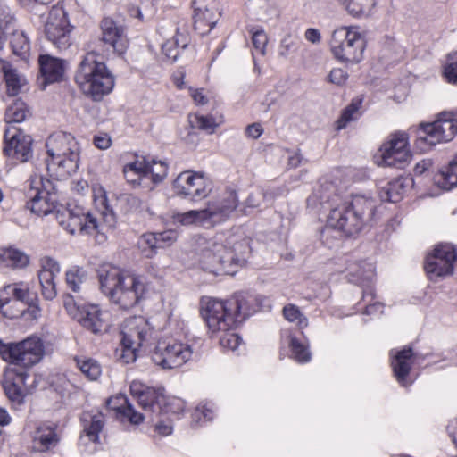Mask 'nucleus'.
Here are the masks:
<instances>
[{"instance_id": "1", "label": "nucleus", "mask_w": 457, "mask_h": 457, "mask_svg": "<svg viewBox=\"0 0 457 457\" xmlns=\"http://www.w3.org/2000/svg\"><path fill=\"white\" fill-rule=\"evenodd\" d=\"M0 355L12 367L5 370L3 387L8 399L21 405L30 393L28 385L29 374L26 369L37 363L44 355V345L40 338L30 337L19 343L5 344L0 340Z\"/></svg>"}, {"instance_id": "2", "label": "nucleus", "mask_w": 457, "mask_h": 457, "mask_svg": "<svg viewBox=\"0 0 457 457\" xmlns=\"http://www.w3.org/2000/svg\"><path fill=\"white\" fill-rule=\"evenodd\" d=\"M251 312L250 300L241 294L226 301L208 297L201 300V315L209 330L212 334L222 332L220 345L231 351H235L242 341L241 337L231 330L242 323Z\"/></svg>"}, {"instance_id": "3", "label": "nucleus", "mask_w": 457, "mask_h": 457, "mask_svg": "<svg viewBox=\"0 0 457 457\" xmlns=\"http://www.w3.org/2000/svg\"><path fill=\"white\" fill-rule=\"evenodd\" d=\"M251 253L249 240L229 238L224 245L217 237H199L196 254L201 268L214 275H234L243 267Z\"/></svg>"}, {"instance_id": "4", "label": "nucleus", "mask_w": 457, "mask_h": 457, "mask_svg": "<svg viewBox=\"0 0 457 457\" xmlns=\"http://www.w3.org/2000/svg\"><path fill=\"white\" fill-rule=\"evenodd\" d=\"M100 289L120 309L137 305L146 291L142 278L118 268H111L99 275Z\"/></svg>"}, {"instance_id": "5", "label": "nucleus", "mask_w": 457, "mask_h": 457, "mask_svg": "<svg viewBox=\"0 0 457 457\" xmlns=\"http://www.w3.org/2000/svg\"><path fill=\"white\" fill-rule=\"evenodd\" d=\"M374 210L375 203L371 198L354 195L351 202H345L330 211L328 224L346 236H353L371 220Z\"/></svg>"}, {"instance_id": "6", "label": "nucleus", "mask_w": 457, "mask_h": 457, "mask_svg": "<svg viewBox=\"0 0 457 457\" xmlns=\"http://www.w3.org/2000/svg\"><path fill=\"white\" fill-rule=\"evenodd\" d=\"M75 79L81 90L95 100L111 93L114 87V77L105 63L97 59V54L87 53L79 63Z\"/></svg>"}, {"instance_id": "7", "label": "nucleus", "mask_w": 457, "mask_h": 457, "mask_svg": "<svg viewBox=\"0 0 457 457\" xmlns=\"http://www.w3.org/2000/svg\"><path fill=\"white\" fill-rule=\"evenodd\" d=\"M46 147L50 157L46 164L51 176L62 178L78 169L79 146L71 134L63 131L51 134Z\"/></svg>"}, {"instance_id": "8", "label": "nucleus", "mask_w": 457, "mask_h": 457, "mask_svg": "<svg viewBox=\"0 0 457 457\" xmlns=\"http://www.w3.org/2000/svg\"><path fill=\"white\" fill-rule=\"evenodd\" d=\"M328 44L333 56L341 62L356 64L363 58L365 39L358 26L335 29Z\"/></svg>"}, {"instance_id": "9", "label": "nucleus", "mask_w": 457, "mask_h": 457, "mask_svg": "<svg viewBox=\"0 0 457 457\" xmlns=\"http://www.w3.org/2000/svg\"><path fill=\"white\" fill-rule=\"evenodd\" d=\"M155 331L148 320L142 317H132L126 321L122 331V344L124 362H133L137 359V351L142 347H147L154 338Z\"/></svg>"}, {"instance_id": "10", "label": "nucleus", "mask_w": 457, "mask_h": 457, "mask_svg": "<svg viewBox=\"0 0 457 457\" xmlns=\"http://www.w3.org/2000/svg\"><path fill=\"white\" fill-rule=\"evenodd\" d=\"M63 306L72 319L92 333H100L104 328L101 310L96 304L87 303L86 297L65 294Z\"/></svg>"}, {"instance_id": "11", "label": "nucleus", "mask_w": 457, "mask_h": 457, "mask_svg": "<svg viewBox=\"0 0 457 457\" xmlns=\"http://www.w3.org/2000/svg\"><path fill=\"white\" fill-rule=\"evenodd\" d=\"M24 118L25 116H19L18 119L5 120L8 127L4 131V154L12 164L26 162L33 154L32 137L15 126V123L23 121Z\"/></svg>"}, {"instance_id": "12", "label": "nucleus", "mask_w": 457, "mask_h": 457, "mask_svg": "<svg viewBox=\"0 0 457 457\" xmlns=\"http://www.w3.org/2000/svg\"><path fill=\"white\" fill-rule=\"evenodd\" d=\"M72 27L67 13L61 6H53L45 22V34L47 39L60 50H66L71 46Z\"/></svg>"}, {"instance_id": "13", "label": "nucleus", "mask_w": 457, "mask_h": 457, "mask_svg": "<svg viewBox=\"0 0 457 457\" xmlns=\"http://www.w3.org/2000/svg\"><path fill=\"white\" fill-rule=\"evenodd\" d=\"M192 355L191 347L179 342L158 341L151 359L162 369H174L186 363Z\"/></svg>"}, {"instance_id": "14", "label": "nucleus", "mask_w": 457, "mask_h": 457, "mask_svg": "<svg viewBox=\"0 0 457 457\" xmlns=\"http://www.w3.org/2000/svg\"><path fill=\"white\" fill-rule=\"evenodd\" d=\"M56 220L71 235L77 232L92 235L99 228L97 218L90 212H84L79 207L57 211Z\"/></svg>"}, {"instance_id": "15", "label": "nucleus", "mask_w": 457, "mask_h": 457, "mask_svg": "<svg viewBox=\"0 0 457 457\" xmlns=\"http://www.w3.org/2000/svg\"><path fill=\"white\" fill-rule=\"evenodd\" d=\"M173 189L177 195L192 201L205 198L212 190L203 173L191 170L183 171L175 179Z\"/></svg>"}, {"instance_id": "16", "label": "nucleus", "mask_w": 457, "mask_h": 457, "mask_svg": "<svg viewBox=\"0 0 457 457\" xmlns=\"http://www.w3.org/2000/svg\"><path fill=\"white\" fill-rule=\"evenodd\" d=\"M130 392L137 398L139 406L149 414L152 420H154V415L159 416L170 411L163 389L146 387L139 383L133 382L130 386Z\"/></svg>"}, {"instance_id": "17", "label": "nucleus", "mask_w": 457, "mask_h": 457, "mask_svg": "<svg viewBox=\"0 0 457 457\" xmlns=\"http://www.w3.org/2000/svg\"><path fill=\"white\" fill-rule=\"evenodd\" d=\"M456 252L450 244L438 245L425 262V270L431 279L453 273L456 262Z\"/></svg>"}, {"instance_id": "18", "label": "nucleus", "mask_w": 457, "mask_h": 457, "mask_svg": "<svg viewBox=\"0 0 457 457\" xmlns=\"http://www.w3.org/2000/svg\"><path fill=\"white\" fill-rule=\"evenodd\" d=\"M407 141L408 137L404 132L392 135L390 140L380 148L382 163L389 167H403L411 159Z\"/></svg>"}, {"instance_id": "19", "label": "nucleus", "mask_w": 457, "mask_h": 457, "mask_svg": "<svg viewBox=\"0 0 457 457\" xmlns=\"http://www.w3.org/2000/svg\"><path fill=\"white\" fill-rule=\"evenodd\" d=\"M457 133V119H438L431 123H421L419 138L430 145L453 139Z\"/></svg>"}, {"instance_id": "20", "label": "nucleus", "mask_w": 457, "mask_h": 457, "mask_svg": "<svg viewBox=\"0 0 457 457\" xmlns=\"http://www.w3.org/2000/svg\"><path fill=\"white\" fill-rule=\"evenodd\" d=\"M195 29L200 34L209 33L216 25L220 12L215 0H193Z\"/></svg>"}, {"instance_id": "21", "label": "nucleus", "mask_w": 457, "mask_h": 457, "mask_svg": "<svg viewBox=\"0 0 457 457\" xmlns=\"http://www.w3.org/2000/svg\"><path fill=\"white\" fill-rule=\"evenodd\" d=\"M5 33H10V45L15 55L27 60L30 54V41L21 29H14L12 18L0 19V48L3 46Z\"/></svg>"}, {"instance_id": "22", "label": "nucleus", "mask_w": 457, "mask_h": 457, "mask_svg": "<svg viewBox=\"0 0 457 457\" xmlns=\"http://www.w3.org/2000/svg\"><path fill=\"white\" fill-rule=\"evenodd\" d=\"M237 194L233 190H227L216 200L209 202L205 210L211 224L228 217L237 208Z\"/></svg>"}, {"instance_id": "23", "label": "nucleus", "mask_w": 457, "mask_h": 457, "mask_svg": "<svg viewBox=\"0 0 457 457\" xmlns=\"http://www.w3.org/2000/svg\"><path fill=\"white\" fill-rule=\"evenodd\" d=\"M143 172L144 176L151 174L154 182H161L167 175V165L164 162H156L154 159L144 158L142 162L137 161L128 163L123 168V173L128 182H136L137 179H129V172Z\"/></svg>"}, {"instance_id": "24", "label": "nucleus", "mask_w": 457, "mask_h": 457, "mask_svg": "<svg viewBox=\"0 0 457 457\" xmlns=\"http://www.w3.org/2000/svg\"><path fill=\"white\" fill-rule=\"evenodd\" d=\"M102 40L110 45L119 54H122L128 46L124 28L111 18H104L101 22Z\"/></svg>"}, {"instance_id": "25", "label": "nucleus", "mask_w": 457, "mask_h": 457, "mask_svg": "<svg viewBox=\"0 0 457 457\" xmlns=\"http://www.w3.org/2000/svg\"><path fill=\"white\" fill-rule=\"evenodd\" d=\"M60 272V265L54 259L46 257L44 259L42 268L38 272V279L41 285V293L46 300H53L57 295L54 278Z\"/></svg>"}, {"instance_id": "26", "label": "nucleus", "mask_w": 457, "mask_h": 457, "mask_svg": "<svg viewBox=\"0 0 457 457\" xmlns=\"http://www.w3.org/2000/svg\"><path fill=\"white\" fill-rule=\"evenodd\" d=\"M40 73L43 79V87L46 84L60 82L65 74V62L59 58L49 54H42L38 59Z\"/></svg>"}, {"instance_id": "27", "label": "nucleus", "mask_w": 457, "mask_h": 457, "mask_svg": "<svg viewBox=\"0 0 457 457\" xmlns=\"http://www.w3.org/2000/svg\"><path fill=\"white\" fill-rule=\"evenodd\" d=\"M106 404L109 409L116 411L117 418L121 421L127 420L133 425H138L144 420V415L135 411L124 395L109 398Z\"/></svg>"}, {"instance_id": "28", "label": "nucleus", "mask_w": 457, "mask_h": 457, "mask_svg": "<svg viewBox=\"0 0 457 457\" xmlns=\"http://www.w3.org/2000/svg\"><path fill=\"white\" fill-rule=\"evenodd\" d=\"M33 305L35 294L30 293L29 287L24 282L9 284L0 290V308H4L12 299Z\"/></svg>"}, {"instance_id": "29", "label": "nucleus", "mask_w": 457, "mask_h": 457, "mask_svg": "<svg viewBox=\"0 0 457 457\" xmlns=\"http://www.w3.org/2000/svg\"><path fill=\"white\" fill-rule=\"evenodd\" d=\"M412 356L413 353L411 347H405L403 350L398 351L394 355V361L392 362L393 370L397 378V381L403 386H407L410 385V383L407 382V377L411 369Z\"/></svg>"}, {"instance_id": "30", "label": "nucleus", "mask_w": 457, "mask_h": 457, "mask_svg": "<svg viewBox=\"0 0 457 457\" xmlns=\"http://www.w3.org/2000/svg\"><path fill=\"white\" fill-rule=\"evenodd\" d=\"M1 70L4 73L7 92L9 95L16 96L21 92L27 85V79L24 75L20 73L11 63L3 62Z\"/></svg>"}, {"instance_id": "31", "label": "nucleus", "mask_w": 457, "mask_h": 457, "mask_svg": "<svg viewBox=\"0 0 457 457\" xmlns=\"http://www.w3.org/2000/svg\"><path fill=\"white\" fill-rule=\"evenodd\" d=\"M87 278V272L81 267L73 266L65 273V283L71 291L72 295H82L86 297L85 283Z\"/></svg>"}, {"instance_id": "32", "label": "nucleus", "mask_w": 457, "mask_h": 457, "mask_svg": "<svg viewBox=\"0 0 457 457\" xmlns=\"http://www.w3.org/2000/svg\"><path fill=\"white\" fill-rule=\"evenodd\" d=\"M349 281L361 285L369 284L375 276L374 267L371 263L351 262L347 267Z\"/></svg>"}, {"instance_id": "33", "label": "nucleus", "mask_w": 457, "mask_h": 457, "mask_svg": "<svg viewBox=\"0 0 457 457\" xmlns=\"http://www.w3.org/2000/svg\"><path fill=\"white\" fill-rule=\"evenodd\" d=\"M84 432L89 437L90 441L96 443L99 439V433L103 430L105 421L101 412L92 414L84 412L81 417Z\"/></svg>"}, {"instance_id": "34", "label": "nucleus", "mask_w": 457, "mask_h": 457, "mask_svg": "<svg viewBox=\"0 0 457 457\" xmlns=\"http://www.w3.org/2000/svg\"><path fill=\"white\" fill-rule=\"evenodd\" d=\"M55 196L30 193V200L27 207L37 215H47L55 210Z\"/></svg>"}, {"instance_id": "35", "label": "nucleus", "mask_w": 457, "mask_h": 457, "mask_svg": "<svg viewBox=\"0 0 457 457\" xmlns=\"http://www.w3.org/2000/svg\"><path fill=\"white\" fill-rule=\"evenodd\" d=\"M173 220L175 222L183 226H205L207 224H211L205 208L202 210H191L182 213H176L173 215Z\"/></svg>"}, {"instance_id": "36", "label": "nucleus", "mask_w": 457, "mask_h": 457, "mask_svg": "<svg viewBox=\"0 0 457 457\" xmlns=\"http://www.w3.org/2000/svg\"><path fill=\"white\" fill-rule=\"evenodd\" d=\"M35 443L40 444L39 451L48 450L50 447L56 445L59 441L55 433V428L52 426L42 425L37 428L34 436Z\"/></svg>"}, {"instance_id": "37", "label": "nucleus", "mask_w": 457, "mask_h": 457, "mask_svg": "<svg viewBox=\"0 0 457 457\" xmlns=\"http://www.w3.org/2000/svg\"><path fill=\"white\" fill-rule=\"evenodd\" d=\"M0 259L6 265L16 269L26 267L29 258L23 252L15 248L4 249L0 253Z\"/></svg>"}, {"instance_id": "38", "label": "nucleus", "mask_w": 457, "mask_h": 457, "mask_svg": "<svg viewBox=\"0 0 457 457\" xmlns=\"http://www.w3.org/2000/svg\"><path fill=\"white\" fill-rule=\"evenodd\" d=\"M435 183L445 190L457 186V159L452 161L445 170L435 177Z\"/></svg>"}, {"instance_id": "39", "label": "nucleus", "mask_w": 457, "mask_h": 457, "mask_svg": "<svg viewBox=\"0 0 457 457\" xmlns=\"http://www.w3.org/2000/svg\"><path fill=\"white\" fill-rule=\"evenodd\" d=\"M375 0H345L341 5L353 17H365L370 14Z\"/></svg>"}, {"instance_id": "40", "label": "nucleus", "mask_w": 457, "mask_h": 457, "mask_svg": "<svg viewBox=\"0 0 457 457\" xmlns=\"http://www.w3.org/2000/svg\"><path fill=\"white\" fill-rule=\"evenodd\" d=\"M218 118L219 120L213 116H189L188 122L192 129H198L212 134L221 123V116H218Z\"/></svg>"}, {"instance_id": "41", "label": "nucleus", "mask_w": 457, "mask_h": 457, "mask_svg": "<svg viewBox=\"0 0 457 457\" xmlns=\"http://www.w3.org/2000/svg\"><path fill=\"white\" fill-rule=\"evenodd\" d=\"M137 247L146 258H153L159 248L155 233L148 232L140 236L137 240Z\"/></svg>"}, {"instance_id": "42", "label": "nucleus", "mask_w": 457, "mask_h": 457, "mask_svg": "<svg viewBox=\"0 0 457 457\" xmlns=\"http://www.w3.org/2000/svg\"><path fill=\"white\" fill-rule=\"evenodd\" d=\"M75 361L77 367L89 380H96L101 375V367L96 360L75 358Z\"/></svg>"}, {"instance_id": "43", "label": "nucleus", "mask_w": 457, "mask_h": 457, "mask_svg": "<svg viewBox=\"0 0 457 457\" xmlns=\"http://www.w3.org/2000/svg\"><path fill=\"white\" fill-rule=\"evenodd\" d=\"M403 187L402 182H389L381 191V198L383 200L396 203L402 198Z\"/></svg>"}, {"instance_id": "44", "label": "nucleus", "mask_w": 457, "mask_h": 457, "mask_svg": "<svg viewBox=\"0 0 457 457\" xmlns=\"http://www.w3.org/2000/svg\"><path fill=\"white\" fill-rule=\"evenodd\" d=\"M249 33L252 36V43L254 49L259 52L260 54L264 55L268 43V36L264 29L258 27H252L249 29Z\"/></svg>"}, {"instance_id": "45", "label": "nucleus", "mask_w": 457, "mask_h": 457, "mask_svg": "<svg viewBox=\"0 0 457 457\" xmlns=\"http://www.w3.org/2000/svg\"><path fill=\"white\" fill-rule=\"evenodd\" d=\"M283 316L290 322H297L300 328H305L308 325L307 318L300 312L299 308L294 304H287L283 308Z\"/></svg>"}, {"instance_id": "46", "label": "nucleus", "mask_w": 457, "mask_h": 457, "mask_svg": "<svg viewBox=\"0 0 457 457\" xmlns=\"http://www.w3.org/2000/svg\"><path fill=\"white\" fill-rule=\"evenodd\" d=\"M290 347L292 351V357L296 361L305 363L311 360V353L308 348L296 338H291Z\"/></svg>"}, {"instance_id": "47", "label": "nucleus", "mask_w": 457, "mask_h": 457, "mask_svg": "<svg viewBox=\"0 0 457 457\" xmlns=\"http://www.w3.org/2000/svg\"><path fill=\"white\" fill-rule=\"evenodd\" d=\"M300 46L299 38L293 35H286L279 44V55L287 57L289 54L295 53Z\"/></svg>"}, {"instance_id": "48", "label": "nucleus", "mask_w": 457, "mask_h": 457, "mask_svg": "<svg viewBox=\"0 0 457 457\" xmlns=\"http://www.w3.org/2000/svg\"><path fill=\"white\" fill-rule=\"evenodd\" d=\"M162 51L168 60L175 62L179 53L177 39L171 38L164 42L162 46Z\"/></svg>"}, {"instance_id": "49", "label": "nucleus", "mask_w": 457, "mask_h": 457, "mask_svg": "<svg viewBox=\"0 0 457 457\" xmlns=\"http://www.w3.org/2000/svg\"><path fill=\"white\" fill-rule=\"evenodd\" d=\"M155 237L159 248H163L174 243L177 240L178 235L174 230H166L155 233Z\"/></svg>"}, {"instance_id": "50", "label": "nucleus", "mask_w": 457, "mask_h": 457, "mask_svg": "<svg viewBox=\"0 0 457 457\" xmlns=\"http://www.w3.org/2000/svg\"><path fill=\"white\" fill-rule=\"evenodd\" d=\"M348 74L341 68H334L330 71L328 80L335 85L341 86L347 80Z\"/></svg>"}, {"instance_id": "51", "label": "nucleus", "mask_w": 457, "mask_h": 457, "mask_svg": "<svg viewBox=\"0 0 457 457\" xmlns=\"http://www.w3.org/2000/svg\"><path fill=\"white\" fill-rule=\"evenodd\" d=\"M30 111L29 106L22 99H15L7 109V114H25Z\"/></svg>"}, {"instance_id": "52", "label": "nucleus", "mask_w": 457, "mask_h": 457, "mask_svg": "<svg viewBox=\"0 0 457 457\" xmlns=\"http://www.w3.org/2000/svg\"><path fill=\"white\" fill-rule=\"evenodd\" d=\"M456 61L444 67L443 74L445 79L453 84H457V52L455 53Z\"/></svg>"}, {"instance_id": "53", "label": "nucleus", "mask_w": 457, "mask_h": 457, "mask_svg": "<svg viewBox=\"0 0 457 457\" xmlns=\"http://www.w3.org/2000/svg\"><path fill=\"white\" fill-rule=\"evenodd\" d=\"M363 102L364 96L362 95L353 97L351 103L344 110L343 114H355L357 112L361 111Z\"/></svg>"}, {"instance_id": "54", "label": "nucleus", "mask_w": 457, "mask_h": 457, "mask_svg": "<svg viewBox=\"0 0 457 457\" xmlns=\"http://www.w3.org/2000/svg\"><path fill=\"white\" fill-rule=\"evenodd\" d=\"M40 183L42 187L40 189L31 188L30 193H37L40 195L55 196V193L54 192V187L50 180H44L42 178H40Z\"/></svg>"}, {"instance_id": "55", "label": "nucleus", "mask_w": 457, "mask_h": 457, "mask_svg": "<svg viewBox=\"0 0 457 457\" xmlns=\"http://www.w3.org/2000/svg\"><path fill=\"white\" fill-rule=\"evenodd\" d=\"M111 137L106 133H102L99 135H96L94 137V145L102 150H105L111 146Z\"/></svg>"}, {"instance_id": "56", "label": "nucleus", "mask_w": 457, "mask_h": 457, "mask_svg": "<svg viewBox=\"0 0 457 457\" xmlns=\"http://www.w3.org/2000/svg\"><path fill=\"white\" fill-rule=\"evenodd\" d=\"M304 38L312 44H320L321 41L320 31L315 28H309L304 32Z\"/></svg>"}, {"instance_id": "57", "label": "nucleus", "mask_w": 457, "mask_h": 457, "mask_svg": "<svg viewBox=\"0 0 457 457\" xmlns=\"http://www.w3.org/2000/svg\"><path fill=\"white\" fill-rule=\"evenodd\" d=\"M191 97L196 104L204 105L208 103V96L204 89L189 88Z\"/></svg>"}, {"instance_id": "58", "label": "nucleus", "mask_w": 457, "mask_h": 457, "mask_svg": "<svg viewBox=\"0 0 457 457\" xmlns=\"http://www.w3.org/2000/svg\"><path fill=\"white\" fill-rule=\"evenodd\" d=\"M263 132V129L260 123H253L245 128V133L249 137L258 138Z\"/></svg>"}, {"instance_id": "59", "label": "nucleus", "mask_w": 457, "mask_h": 457, "mask_svg": "<svg viewBox=\"0 0 457 457\" xmlns=\"http://www.w3.org/2000/svg\"><path fill=\"white\" fill-rule=\"evenodd\" d=\"M262 8L264 10V12L262 14H261V17H260V19L262 21H266L274 16H277V14H278V11H277L276 7L269 3H266V2L263 3V4L262 5Z\"/></svg>"}, {"instance_id": "60", "label": "nucleus", "mask_w": 457, "mask_h": 457, "mask_svg": "<svg viewBox=\"0 0 457 457\" xmlns=\"http://www.w3.org/2000/svg\"><path fill=\"white\" fill-rule=\"evenodd\" d=\"M100 203L104 207V210L102 211V215L104 221L109 223L110 226L112 225L114 222V216L112 211H110V213H107L109 211V206L106 204V198L104 195L100 199Z\"/></svg>"}, {"instance_id": "61", "label": "nucleus", "mask_w": 457, "mask_h": 457, "mask_svg": "<svg viewBox=\"0 0 457 457\" xmlns=\"http://www.w3.org/2000/svg\"><path fill=\"white\" fill-rule=\"evenodd\" d=\"M356 120V116H340L336 121V129L341 130L345 129L349 123Z\"/></svg>"}, {"instance_id": "62", "label": "nucleus", "mask_w": 457, "mask_h": 457, "mask_svg": "<svg viewBox=\"0 0 457 457\" xmlns=\"http://www.w3.org/2000/svg\"><path fill=\"white\" fill-rule=\"evenodd\" d=\"M155 431H157L162 436H169L172 432V427L169 424L158 422L155 424Z\"/></svg>"}, {"instance_id": "63", "label": "nucleus", "mask_w": 457, "mask_h": 457, "mask_svg": "<svg viewBox=\"0 0 457 457\" xmlns=\"http://www.w3.org/2000/svg\"><path fill=\"white\" fill-rule=\"evenodd\" d=\"M448 432L450 437H452L453 443L457 447V418L451 421L448 426Z\"/></svg>"}, {"instance_id": "64", "label": "nucleus", "mask_w": 457, "mask_h": 457, "mask_svg": "<svg viewBox=\"0 0 457 457\" xmlns=\"http://www.w3.org/2000/svg\"><path fill=\"white\" fill-rule=\"evenodd\" d=\"M382 305L381 303H372V304H369L366 308H365V311H364V314H367V315H370V314H373L377 312H382Z\"/></svg>"}]
</instances>
